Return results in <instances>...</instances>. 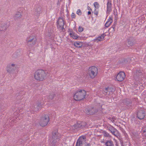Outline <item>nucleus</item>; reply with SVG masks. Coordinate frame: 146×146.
Segmentation results:
<instances>
[{
    "label": "nucleus",
    "mask_w": 146,
    "mask_h": 146,
    "mask_svg": "<svg viewBox=\"0 0 146 146\" xmlns=\"http://www.w3.org/2000/svg\"><path fill=\"white\" fill-rule=\"evenodd\" d=\"M86 91L83 90H79L77 91L74 95V100L76 101H80L84 99L86 97Z\"/></svg>",
    "instance_id": "obj_2"
},
{
    "label": "nucleus",
    "mask_w": 146,
    "mask_h": 146,
    "mask_svg": "<svg viewBox=\"0 0 146 146\" xmlns=\"http://www.w3.org/2000/svg\"><path fill=\"white\" fill-rule=\"evenodd\" d=\"M112 29V31L114 32V28L113 27V28H111Z\"/></svg>",
    "instance_id": "obj_32"
},
{
    "label": "nucleus",
    "mask_w": 146,
    "mask_h": 146,
    "mask_svg": "<svg viewBox=\"0 0 146 146\" xmlns=\"http://www.w3.org/2000/svg\"><path fill=\"white\" fill-rule=\"evenodd\" d=\"M7 29V26L6 25H1L0 26V30L2 31H3Z\"/></svg>",
    "instance_id": "obj_21"
},
{
    "label": "nucleus",
    "mask_w": 146,
    "mask_h": 146,
    "mask_svg": "<svg viewBox=\"0 0 146 146\" xmlns=\"http://www.w3.org/2000/svg\"><path fill=\"white\" fill-rule=\"evenodd\" d=\"M109 88H106V91H107V90H109Z\"/></svg>",
    "instance_id": "obj_33"
},
{
    "label": "nucleus",
    "mask_w": 146,
    "mask_h": 146,
    "mask_svg": "<svg viewBox=\"0 0 146 146\" xmlns=\"http://www.w3.org/2000/svg\"><path fill=\"white\" fill-rule=\"evenodd\" d=\"M146 115L145 111L143 110H140L137 113L138 117L140 119H143Z\"/></svg>",
    "instance_id": "obj_9"
},
{
    "label": "nucleus",
    "mask_w": 146,
    "mask_h": 146,
    "mask_svg": "<svg viewBox=\"0 0 146 146\" xmlns=\"http://www.w3.org/2000/svg\"><path fill=\"white\" fill-rule=\"evenodd\" d=\"M84 146H91V144L90 143H86Z\"/></svg>",
    "instance_id": "obj_28"
},
{
    "label": "nucleus",
    "mask_w": 146,
    "mask_h": 146,
    "mask_svg": "<svg viewBox=\"0 0 146 146\" xmlns=\"http://www.w3.org/2000/svg\"><path fill=\"white\" fill-rule=\"evenodd\" d=\"M105 35L104 34L102 35L101 36H98L96 38L94 39L95 42H98L99 41H102L104 39Z\"/></svg>",
    "instance_id": "obj_12"
},
{
    "label": "nucleus",
    "mask_w": 146,
    "mask_h": 146,
    "mask_svg": "<svg viewBox=\"0 0 146 146\" xmlns=\"http://www.w3.org/2000/svg\"><path fill=\"white\" fill-rule=\"evenodd\" d=\"M76 13L79 15H80L82 14V12L81 10L80 9H78L76 11Z\"/></svg>",
    "instance_id": "obj_24"
},
{
    "label": "nucleus",
    "mask_w": 146,
    "mask_h": 146,
    "mask_svg": "<svg viewBox=\"0 0 146 146\" xmlns=\"http://www.w3.org/2000/svg\"><path fill=\"white\" fill-rule=\"evenodd\" d=\"M69 35L71 37L74 39H78L79 37V36L77 34L75 33L72 31H70Z\"/></svg>",
    "instance_id": "obj_11"
},
{
    "label": "nucleus",
    "mask_w": 146,
    "mask_h": 146,
    "mask_svg": "<svg viewBox=\"0 0 146 146\" xmlns=\"http://www.w3.org/2000/svg\"><path fill=\"white\" fill-rule=\"evenodd\" d=\"M94 110L93 108L91 110H90L88 109L87 108L85 109V111L88 115H92L95 112L94 111Z\"/></svg>",
    "instance_id": "obj_15"
},
{
    "label": "nucleus",
    "mask_w": 146,
    "mask_h": 146,
    "mask_svg": "<svg viewBox=\"0 0 146 146\" xmlns=\"http://www.w3.org/2000/svg\"><path fill=\"white\" fill-rule=\"evenodd\" d=\"M48 74L47 72L43 70H38L34 73V78L38 81H42L47 78Z\"/></svg>",
    "instance_id": "obj_1"
},
{
    "label": "nucleus",
    "mask_w": 146,
    "mask_h": 146,
    "mask_svg": "<svg viewBox=\"0 0 146 146\" xmlns=\"http://www.w3.org/2000/svg\"><path fill=\"white\" fill-rule=\"evenodd\" d=\"M83 31V28L81 26H80L79 27L78 31L79 32H80V33L82 32Z\"/></svg>",
    "instance_id": "obj_25"
},
{
    "label": "nucleus",
    "mask_w": 146,
    "mask_h": 146,
    "mask_svg": "<svg viewBox=\"0 0 146 146\" xmlns=\"http://www.w3.org/2000/svg\"><path fill=\"white\" fill-rule=\"evenodd\" d=\"M49 121V118L48 114H45L41 118L39 121V124L42 127H44L48 123Z\"/></svg>",
    "instance_id": "obj_4"
},
{
    "label": "nucleus",
    "mask_w": 146,
    "mask_h": 146,
    "mask_svg": "<svg viewBox=\"0 0 146 146\" xmlns=\"http://www.w3.org/2000/svg\"><path fill=\"white\" fill-rule=\"evenodd\" d=\"M58 134L57 132H53L52 133V142L55 143L56 140L58 139Z\"/></svg>",
    "instance_id": "obj_10"
},
{
    "label": "nucleus",
    "mask_w": 146,
    "mask_h": 146,
    "mask_svg": "<svg viewBox=\"0 0 146 146\" xmlns=\"http://www.w3.org/2000/svg\"><path fill=\"white\" fill-rule=\"evenodd\" d=\"M88 9L89 10H90L91 11H92V9L90 8V7H89V6H88Z\"/></svg>",
    "instance_id": "obj_31"
},
{
    "label": "nucleus",
    "mask_w": 146,
    "mask_h": 146,
    "mask_svg": "<svg viewBox=\"0 0 146 146\" xmlns=\"http://www.w3.org/2000/svg\"><path fill=\"white\" fill-rule=\"evenodd\" d=\"M11 66V67H12L13 68V67H14L15 66V64H10Z\"/></svg>",
    "instance_id": "obj_29"
},
{
    "label": "nucleus",
    "mask_w": 146,
    "mask_h": 146,
    "mask_svg": "<svg viewBox=\"0 0 146 146\" xmlns=\"http://www.w3.org/2000/svg\"><path fill=\"white\" fill-rule=\"evenodd\" d=\"M22 16V14L20 12H17L15 16V20H18L20 19L21 17Z\"/></svg>",
    "instance_id": "obj_17"
},
{
    "label": "nucleus",
    "mask_w": 146,
    "mask_h": 146,
    "mask_svg": "<svg viewBox=\"0 0 146 146\" xmlns=\"http://www.w3.org/2000/svg\"><path fill=\"white\" fill-rule=\"evenodd\" d=\"M13 68L11 67L10 64H8L6 68V70L8 72L10 73L13 70Z\"/></svg>",
    "instance_id": "obj_18"
},
{
    "label": "nucleus",
    "mask_w": 146,
    "mask_h": 146,
    "mask_svg": "<svg viewBox=\"0 0 146 146\" xmlns=\"http://www.w3.org/2000/svg\"><path fill=\"white\" fill-rule=\"evenodd\" d=\"M125 77V73L123 72H119L117 75L116 80L117 81L121 82L123 80Z\"/></svg>",
    "instance_id": "obj_8"
},
{
    "label": "nucleus",
    "mask_w": 146,
    "mask_h": 146,
    "mask_svg": "<svg viewBox=\"0 0 146 146\" xmlns=\"http://www.w3.org/2000/svg\"><path fill=\"white\" fill-rule=\"evenodd\" d=\"M81 126L82 125L80 123H77L73 126V127L75 129H77L78 128L81 127Z\"/></svg>",
    "instance_id": "obj_20"
},
{
    "label": "nucleus",
    "mask_w": 146,
    "mask_h": 146,
    "mask_svg": "<svg viewBox=\"0 0 146 146\" xmlns=\"http://www.w3.org/2000/svg\"><path fill=\"white\" fill-rule=\"evenodd\" d=\"M74 45L77 48H81L83 45V43L79 41H76L74 42Z\"/></svg>",
    "instance_id": "obj_14"
},
{
    "label": "nucleus",
    "mask_w": 146,
    "mask_h": 146,
    "mask_svg": "<svg viewBox=\"0 0 146 146\" xmlns=\"http://www.w3.org/2000/svg\"><path fill=\"white\" fill-rule=\"evenodd\" d=\"M71 17L72 18H75L76 17V15L74 13H72L71 15Z\"/></svg>",
    "instance_id": "obj_27"
},
{
    "label": "nucleus",
    "mask_w": 146,
    "mask_h": 146,
    "mask_svg": "<svg viewBox=\"0 0 146 146\" xmlns=\"http://www.w3.org/2000/svg\"><path fill=\"white\" fill-rule=\"evenodd\" d=\"M108 134H106V136H108Z\"/></svg>",
    "instance_id": "obj_34"
},
{
    "label": "nucleus",
    "mask_w": 146,
    "mask_h": 146,
    "mask_svg": "<svg viewBox=\"0 0 146 146\" xmlns=\"http://www.w3.org/2000/svg\"><path fill=\"white\" fill-rule=\"evenodd\" d=\"M105 145L106 146H114L111 141H107L105 143Z\"/></svg>",
    "instance_id": "obj_19"
},
{
    "label": "nucleus",
    "mask_w": 146,
    "mask_h": 146,
    "mask_svg": "<svg viewBox=\"0 0 146 146\" xmlns=\"http://www.w3.org/2000/svg\"><path fill=\"white\" fill-rule=\"evenodd\" d=\"M111 11V4L108 2L107 4V13L110 14Z\"/></svg>",
    "instance_id": "obj_13"
},
{
    "label": "nucleus",
    "mask_w": 146,
    "mask_h": 146,
    "mask_svg": "<svg viewBox=\"0 0 146 146\" xmlns=\"http://www.w3.org/2000/svg\"><path fill=\"white\" fill-rule=\"evenodd\" d=\"M46 98H48V97L47 96H46Z\"/></svg>",
    "instance_id": "obj_35"
},
{
    "label": "nucleus",
    "mask_w": 146,
    "mask_h": 146,
    "mask_svg": "<svg viewBox=\"0 0 146 146\" xmlns=\"http://www.w3.org/2000/svg\"><path fill=\"white\" fill-rule=\"evenodd\" d=\"M117 131V130L116 129H114V130H111V131L112 133L114 135H115V133Z\"/></svg>",
    "instance_id": "obj_26"
},
{
    "label": "nucleus",
    "mask_w": 146,
    "mask_h": 146,
    "mask_svg": "<svg viewBox=\"0 0 146 146\" xmlns=\"http://www.w3.org/2000/svg\"><path fill=\"white\" fill-rule=\"evenodd\" d=\"M86 141V138L84 136H80L78 139L76 146H82L84 143Z\"/></svg>",
    "instance_id": "obj_5"
},
{
    "label": "nucleus",
    "mask_w": 146,
    "mask_h": 146,
    "mask_svg": "<svg viewBox=\"0 0 146 146\" xmlns=\"http://www.w3.org/2000/svg\"><path fill=\"white\" fill-rule=\"evenodd\" d=\"M94 5L95 7V9H98L99 7V5L97 2H95L94 3Z\"/></svg>",
    "instance_id": "obj_22"
},
{
    "label": "nucleus",
    "mask_w": 146,
    "mask_h": 146,
    "mask_svg": "<svg viewBox=\"0 0 146 146\" xmlns=\"http://www.w3.org/2000/svg\"><path fill=\"white\" fill-rule=\"evenodd\" d=\"M99 10L98 9H95L94 11V14L96 15L97 16L98 14Z\"/></svg>",
    "instance_id": "obj_23"
},
{
    "label": "nucleus",
    "mask_w": 146,
    "mask_h": 146,
    "mask_svg": "<svg viewBox=\"0 0 146 146\" xmlns=\"http://www.w3.org/2000/svg\"><path fill=\"white\" fill-rule=\"evenodd\" d=\"M91 11L90 10V11H88V15H90V14H91Z\"/></svg>",
    "instance_id": "obj_30"
},
{
    "label": "nucleus",
    "mask_w": 146,
    "mask_h": 146,
    "mask_svg": "<svg viewBox=\"0 0 146 146\" xmlns=\"http://www.w3.org/2000/svg\"><path fill=\"white\" fill-rule=\"evenodd\" d=\"M98 72L97 68L94 66H92L89 68L88 74L90 78L94 79L97 75Z\"/></svg>",
    "instance_id": "obj_3"
},
{
    "label": "nucleus",
    "mask_w": 146,
    "mask_h": 146,
    "mask_svg": "<svg viewBox=\"0 0 146 146\" xmlns=\"http://www.w3.org/2000/svg\"><path fill=\"white\" fill-rule=\"evenodd\" d=\"M64 23L62 18L60 17L58 18L57 22V27L61 30L64 29Z\"/></svg>",
    "instance_id": "obj_6"
},
{
    "label": "nucleus",
    "mask_w": 146,
    "mask_h": 146,
    "mask_svg": "<svg viewBox=\"0 0 146 146\" xmlns=\"http://www.w3.org/2000/svg\"><path fill=\"white\" fill-rule=\"evenodd\" d=\"M109 20L107 21L105 24V26L106 27H108L111 25L112 22V17H110Z\"/></svg>",
    "instance_id": "obj_16"
},
{
    "label": "nucleus",
    "mask_w": 146,
    "mask_h": 146,
    "mask_svg": "<svg viewBox=\"0 0 146 146\" xmlns=\"http://www.w3.org/2000/svg\"><path fill=\"white\" fill-rule=\"evenodd\" d=\"M36 37L34 36H31L27 38V43L32 42V45H35L36 42Z\"/></svg>",
    "instance_id": "obj_7"
}]
</instances>
